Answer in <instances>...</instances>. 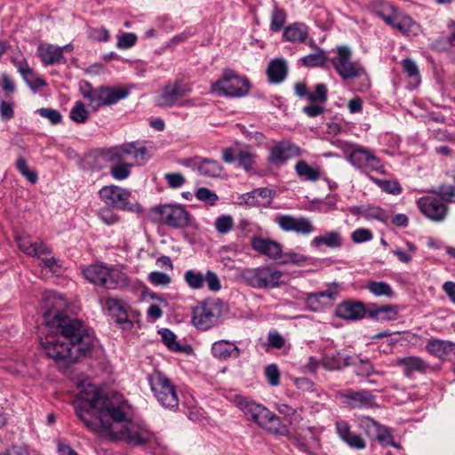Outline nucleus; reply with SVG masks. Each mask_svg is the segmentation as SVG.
Segmentation results:
<instances>
[{
	"instance_id": "nucleus-1",
	"label": "nucleus",
	"mask_w": 455,
	"mask_h": 455,
	"mask_svg": "<svg viewBox=\"0 0 455 455\" xmlns=\"http://www.w3.org/2000/svg\"><path fill=\"white\" fill-rule=\"evenodd\" d=\"M75 409L78 419L93 433L132 446L159 445L147 424L127 420L129 405L117 395H103L95 386L88 385L79 392Z\"/></svg>"
},
{
	"instance_id": "nucleus-2",
	"label": "nucleus",
	"mask_w": 455,
	"mask_h": 455,
	"mask_svg": "<svg viewBox=\"0 0 455 455\" xmlns=\"http://www.w3.org/2000/svg\"><path fill=\"white\" fill-rule=\"evenodd\" d=\"M49 307L44 315L47 335L41 345L48 357L68 364L85 355L93 347V334L80 319Z\"/></svg>"
},
{
	"instance_id": "nucleus-3",
	"label": "nucleus",
	"mask_w": 455,
	"mask_h": 455,
	"mask_svg": "<svg viewBox=\"0 0 455 455\" xmlns=\"http://www.w3.org/2000/svg\"><path fill=\"white\" fill-rule=\"evenodd\" d=\"M235 403L248 418L267 432L275 435L288 436L290 435L288 427L265 406L243 396H236Z\"/></svg>"
},
{
	"instance_id": "nucleus-4",
	"label": "nucleus",
	"mask_w": 455,
	"mask_h": 455,
	"mask_svg": "<svg viewBox=\"0 0 455 455\" xmlns=\"http://www.w3.org/2000/svg\"><path fill=\"white\" fill-rule=\"evenodd\" d=\"M84 277L92 283L106 289H123L129 285L127 275L117 268L91 265L84 269Z\"/></svg>"
},
{
	"instance_id": "nucleus-5",
	"label": "nucleus",
	"mask_w": 455,
	"mask_h": 455,
	"mask_svg": "<svg viewBox=\"0 0 455 455\" xmlns=\"http://www.w3.org/2000/svg\"><path fill=\"white\" fill-rule=\"evenodd\" d=\"M284 272L269 266L244 268L241 278L249 286L259 290H270L279 287L283 282Z\"/></svg>"
},
{
	"instance_id": "nucleus-6",
	"label": "nucleus",
	"mask_w": 455,
	"mask_h": 455,
	"mask_svg": "<svg viewBox=\"0 0 455 455\" xmlns=\"http://www.w3.org/2000/svg\"><path fill=\"white\" fill-rule=\"evenodd\" d=\"M212 92L231 98H240L247 95L251 84L247 77L238 75L230 68L223 70L222 76L212 84Z\"/></svg>"
},
{
	"instance_id": "nucleus-7",
	"label": "nucleus",
	"mask_w": 455,
	"mask_h": 455,
	"mask_svg": "<svg viewBox=\"0 0 455 455\" xmlns=\"http://www.w3.org/2000/svg\"><path fill=\"white\" fill-rule=\"evenodd\" d=\"M224 310L220 299H205L193 308L192 323L198 330L207 331L220 323Z\"/></svg>"
},
{
	"instance_id": "nucleus-8",
	"label": "nucleus",
	"mask_w": 455,
	"mask_h": 455,
	"mask_svg": "<svg viewBox=\"0 0 455 455\" xmlns=\"http://www.w3.org/2000/svg\"><path fill=\"white\" fill-rule=\"evenodd\" d=\"M151 391L157 402L164 408L175 410L179 406V396L176 386L160 371L148 376Z\"/></svg>"
},
{
	"instance_id": "nucleus-9",
	"label": "nucleus",
	"mask_w": 455,
	"mask_h": 455,
	"mask_svg": "<svg viewBox=\"0 0 455 455\" xmlns=\"http://www.w3.org/2000/svg\"><path fill=\"white\" fill-rule=\"evenodd\" d=\"M331 63L343 80L355 79L367 75L362 63L352 60V51L346 45L336 48V55L331 59Z\"/></svg>"
},
{
	"instance_id": "nucleus-10",
	"label": "nucleus",
	"mask_w": 455,
	"mask_h": 455,
	"mask_svg": "<svg viewBox=\"0 0 455 455\" xmlns=\"http://www.w3.org/2000/svg\"><path fill=\"white\" fill-rule=\"evenodd\" d=\"M152 214L154 220L173 228H184L193 226L194 219L183 206L179 204L156 206L153 209Z\"/></svg>"
},
{
	"instance_id": "nucleus-11",
	"label": "nucleus",
	"mask_w": 455,
	"mask_h": 455,
	"mask_svg": "<svg viewBox=\"0 0 455 455\" xmlns=\"http://www.w3.org/2000/svg\"><path fill=\"white\" fill-rule=\"evenodd\" d=\"M378 15L390 27L397 29L404 36H416L419 32V25L409 15L398 11L391 4H386Z\"/></svg>"
},
{
	"instance_id": "nucleus-12",
	"label": "nucleus",
	"mask_w": 455,
	"mask_h": 455,
	"mask_svg": "<svg viewBox=\"0 0 455 455\" xmlns=\"http://www.w3.org/2000/svg\"><path fill=\"white\" fill-rule=\"evenodd\" d=\"M109 156L110 161H123L132 165H143L149 158L147 148L137 141L110 148Z\"/></svg>"
},
{
	"instance_id": "nucleus-13",
	"label": "nucleus",
	"mask_w": 455,
	"mask_h": 455,
	"mask_svg": "<svg viewBox=\"0 0 455 455\" xmlns=\"http://www.w3.org/2000/svg\"><path fill=\"white\" fill-rule=\"evenodd\" d=\"M192 92V87L182 80L176 79L167 83L156 97V105L160 108L178 106L180 100Z\"/></svg>"
},
{
	"instance_id": "nucleus-14",
	"label": "nucleus",
	"mask_w": 455,
	"mask_h": 455,
	"mask_svg": "<svg viewBox=\"0 0 455 455\" xmlns=\"http://www.w3.org/2000/svg\"><path fill=\"white\" fill-rule=\"evenodd\" d=\"M128 95L129 91L123 87L100 86L94 88L86 100H89L92 110L98 111L102 106L115 104Z\"/></svg>"
},
{
	"instance_id": "nucleus-15",
	"label": "nucleus",
	"mask_w": 455,
	"mask_h": 455,
	"mask_svg": "<svg viewBox=\"0 0 455 455\" xmlns=\"http://www.w3.org/2000/svg\"><path fill=\"white\" fill-rule=\"evenodd\" d=\"M301 155V148L291 140H275L269 148L267 162L274 166H282L287 161L299 157Z\"/></svg>"
},
{
	"instance_id": "nucleus-16",
	"label": "nucleus",
	"mask_w": 455,
	"mask_h": 455,
	"mask_svg": "<svg viewBox=\"0 0 455 455\" xmlns=\"http://www.w3.org/2000/svg\"><path fill=\"white\" fill-rule=\"evenodd\" d=\"M184 281L192 290L202 289L204 283L211 291L216 292L221 289V283L218 275L212 270H207L204 275L198 270L188 269L184 273Z\"/></svg>"
},
{
	"instance_id": "nucleus-17",
	"label": "nucleus",
	"mask_w": 455,
	"mask_h": 455,
	"mask_svg": "<svg viewBox=\"0 0 455 455\" xmlns=\"http://www.w3.org/2000/svg\"><path fill=\"white\" fill-rule=\"evenodd\" d=\"M100 199L106 205L124 211H133L129 204L130 191L117 186H105L99 192Z\"/></svg>"
},
{
	"instance_id": "nucleus-18",
	"label": "nucleus",
	"mask_w": 455,
	"mask_h": 455,
	"mask_svg": "<svg viewBox=\"0 0 455 455\" xmlns=\"http://www.w3.org/2000/svg\"><path fill=\"white\" fill-rule=\"evenodd\" d=\"M275 223L283 231L294 232L303 235H307L315 230L312 221L303 216L295 217L289 214H277L275 217Z\"/></svg>"
},
{
	"instance_id": "nucleus-19",
	"label": "nucleus",
	"mask_w": 455,
	"mask_h": 455,
	"mask_svg": "<svg viewBox=\"0 0 455 455\" xmlns=\"http://www.w3.org/2000/svg\"><path fill=\"white\" fill-rule=\"evenodd\" d=\"M339 395L342 402L352 409H368L376 404V397L366 389H345L340 391Z\"/></svg>"
},
{
	"instance_id": "nucleus-20",
	"label": "nucleus",
	"mask_w": 455,
	"mask_h": 455,
	"mask_svg": "<svg viewBox=\"0 0 455 455\" xmlns=\"http://www.w3.org/2000/svg\"><path fill=\"white\" fill-rule=\"evenodd\" d=\"M420 212L435 222L444 220L448 213V206L440 197L424 196L418 203Z\"/></svg>"
},
{
	"instance_id": "nucleus-21",
	"label": "nucleus",
	"mask_w": 455,
	"mask_h": 455,
	"mask_svg": "<svg viewBox=\"0 0 455 455\" xmlns=\"http://www.w3.org/2000/svg\"><path fill=\"white\" fill-rule=\"evenodd\" d=\"M348 160L352 165L360 170H371L382 172L380 160L371 151L364 148L353 150Z\"/></svg>"
},
{
	"instance_id": "nucleus-22",
	"label": "nucleus",
	"mask_w": 455,
	"mask_h": 455,
	"mask_svg": "<svg viewBox=\"0 0 455 455\" xmlns=\"http://www.w3.org/2000/svg\"><path fill=\"white\" fill-rule=\"evenodd\" d=\"M250 245L258 253L265 255L273 260L281 259L283 256L282 245L269 238L253 235L250 238Z\"/></svg>"
},
{
	"instance_id": "nucleus-23",
	"label": "nucleus",
	"mask_w": 455,
	"mask_h": 455,
	"mask_svg": "<svg viewBox=\"0 0 455 455\" xmlns=\"http://www.w3.org/2000/svg\"><path fill=\"white\" fill-rule=\"evenodd\" d=\"M368 315V307L362 301L346 300L336 307V315L345 320H361Z\"/></svg>"
},
{
	"instance_id": "nucleus-24",
	"label": "nucleus",
	"mask_w": 455,
	"mask_h": 455,
	"mask_svg": "<svg viewBox=\"0 0 455 455\" xmlns=\"http://www.w3.org/2000/svg\"><path fill=\"white\" fill-rule=\"evenodd\" d=\"M335 428L339 438L346 443L350 448L355 450H363L366 447L364 439L357 434L351 431L349 424L343 420H337Z\"/></svg>"
},
{
	"instance_id": "nucleus-25",
	"label": "nucleus",
	"mask_w": 455,
	"mask_h": 455,
	"mask_svg": "<svg viewBox=\"0 0 455 455\" xmlns=\"http://www.w3.org/2000/svg\"><path fill=\"white\" fill-rule=\"evenodd\" d=\"M426 350L430 355L444 360L452 355H455V343L444 339H430L426 345Z\"/></svg>"
},
{
	"instance_id": "nucleus-26",
	"label": "nucleus",
	"mask_w": 455,
	"mask_h": 455,
	"mask_svg": "<svg viewBox=\"0 0 455 455\" xmlns=\"http://www.w3.org/2000/svg\"><path fill=\"white\" fill-rule=\"evenodd\" d=\"M102 307L108 315L118 323L129 322L127 306L115 298H107L102 302Z\"/></svg>"
},
{
	"instance_id": "nucleus-27",
	"label": "nucleus",
	"mask_w": 455,
	"mask_h": 455,
	"mask_svg": "<svg viewBox=\"0 0 455 455\" xmlns=\"http://www.w3.org/2000/svg\"><path fill=\"white\" fill-rule=\"evenodd\" d=\"M212 354L215 358L226 361L229 358H239L241 350L235 343L221 339L212 344Z\"/></svg>"
},
{
	"instance_id": "nucleus-28",
	"label": "nucleus",
	"mask_w": 455,
	"mask_h": 455,
	"mask_svg": "<svg viewBox=\"0 0 455 455\" xmlns=\"http://www.w3.org/2000/svg\"><path fill=\"white\" fill-rule=\"evenodd\" d=\"M394 365L403 367L406 376L412 372L426 373L429 368V365L419 356L397 357Z\"/></svg>"
},
{
	"instance_id": "nucleus-29",
	"label": "nucleus",
	"mask_w": 455,
	"mask_h": 455,
	"mask_svg": "<svg viewBox=\"0 0 455 455\" xmlns=\"http://www.w3.org/2000/svg\"><path fill=\"white\" fill-rule=\"evenodd\" d=\"M19 248L26 254L33 257H40L43 254L51 252V248L43 242H34L29 236H23L18 239Z\"/></svg>"
},
{
	"instance_id": "nucleus-30",
	"label": "nucleus",
	"mask_w": 455,
	"mask_h": 455,
	"mask_svg": "<svg viewBox=\"0 0 455 455\" xmlns=\"http://www.w3.org/2000/svg\"><path fill=\"white\" fill-rule=\"evenodd\" d=\"M198 172L205 177H220L224 168L220 162L211 158L196 157Z\"/></svg>"
},
{
	"instance_id": "nucleus-31",
	"label": "nucleus",
	"mask_w": 455,
	"mask_h": 455,
	"mask_svg": "<svg viewBox=\"0 0 455 455\" xmlns=\"http://www.w3.org/2000/svg\"><path fill=\"white\" fill-rule=\"evenodd\" d=\"M368 315L378 321L395 320L398 315V310L394 305L378 306L376 304H369Z\"/></svg>"
},
{
	"instance_id": "nucleus-32",
	"label": "nucleus",
	"mask_w": 455,
	"mask_h": 455,
	"mask_svg": "<svg viewBox=\"0 0 455 455\" xmlns=\"http://www.w3.org/2000/svg\"><path fill=\"white\" fill-rule=\"evenodd\" d=\"M283 36L291 43H303L308 36V28L304 23L294 22L284 28Z\"/></svg>"
},
{
	"instance_id": "nucleus-33",
	"label": "nucleus",
	"mask_w": 455,
	"mask_h": 455,
	"mask_svg": "<svg viewBox=\"0 0 455 455\" xmlns=\"http://www.w3.org/2000/svg\"><path fill=\"white\" fill-rule=\"evenodd\" d=\"M37 52L42 61L46 65L58 63L64 59L63 48H60V46L52 44H40Z\"/></svg>"
},
{
	"instance_id": "nucleus-34",
	"label": "nucleus",
	"mask_w": 455,
	"mask_h": 455,
	"mask_svg": "<svg viewBox=\"0 0 455 455\" xmlns=\"http://www.w3.org/2000/svg\"><path fill=\"white\" fill-rule=\"evenodd\" d=\"M362 424L366 427H373L376 431V439L384 445H395V442L393 440V436L391 435L390 430L381 426L376 420L370 417H365L362 419Z\"/></svg>"
},
{
	"instance_id": "nucleus-35",
	"label": "nucleus",
	"mask_w": 455,
	"mask_h": 455,
	"mask_svg": "<svg viewBox=\"0 0 455 455\" xmlns=\"http://www.w3.org/2000/svg\"><path fill=\"white\" fill-rule=\"evenodd\" d=\"M287 71L286 61L282 59H275L269 63L267 73L271 83L279 84L286 77Z\"/></svg>"
},
{
	"instance_id": "nucleus-36",
	"label": "nucleus",
	"mask_w": 455,
	"mask_h": 455,
	"mask_svg": "<svg viewBox=\"0 0 455 455\" xmlns=\"http://www.w3.org/2000/svg\"><path fill=\"white\" fill-rule=\"evenodd\" d=\"M294 169L298 177L305 181L315 182L321 178L320 168L309 165L305 160L298 161Z\"/></svg>"
},
{
	"instance_id": "nucleus-37",
	"label": "nucleus",
	"mask_w": 455,
	"mask_h": 455,
	"mask_svg": "<svg viewBox=\"0 0 455 455\" xmlns=\"http://www.w3.org/2000/svg\"><path fill=\"white\" fill-rule=\"evenodd\" d=\"M321 244H324L329 248L336 249L342 245V236L337 230L331 231L323 235L315 236L311 241V245L318 247Z\"/></svg>"
},
{
	"instance_id": "nucleus-38",
	"label": "nucleus",
	"mask_w": 455,
	"mask_h": 455,
	"mask_svg": "<svg viewBox=\"0 0 455 455\" xmlns=\"http://www.w3.org/2000/svg\"><path fill=\"white\" fill-rule=\"evenodd\" d=\"M108 161H110L109 148L105 151L91 152L84 159L85 164L92 170L103 169Z\"/></svg>"
},
{
	"instance_id": "nucleus-39",
	"label": "nucleus",
	"mask_w": 455,
	"mask_h": 455,
	"mask_svg": "<svg viewBox=\"0 0 455 455\" xmlns=\"http://www.w3.org/2000/svg\"><path fill=\"white\" fill-rule=\"evenodd\" d=\"M321 364L328 371H339L342 369L341 355L338 350H324L321 359Z\"/></svg>"
},
{
	"instance_id": "nucleus-40",
	"label": "nucleus",
	"mask_w": 455,
	"mask_h": 455,
	"mask_svg": "<svg viewBox=\"0 0 455 455\" xmlns=\"http://www.w3.org/2000/svg\"><path fill=\"white\" fill-rule=\"evenodd\" d=\"M355 368V373L359 377L369 378L374 374L379 376L385 375V371L376 370L372 363L368 358L362 357V355L359 357L357 365Z\"/></svg>"
},
{
	"instance_id": "nucleus-41",
	"label": "nucleus",
	"mask_w": 455,
	"mask_h": 455,
	"mask_svg": "<svg viewBox=\"0 0 455 455\" xmlns=\"http://www.w3.org/2000/svg\"><path fill=\"white\" fill-rule=\"evenodd\" d=\"M366 289L376 297L392 298L395 294L391 285L383 281H369Z\"/></svg>"
},
{
	"instance_id": "nucleus-42",
	"label": "nucleus",
	"mask_w": 455,
	"mask_h": 455,
	"mask_svg": "<svg viewBox=\"0 0 455 455\" xmlns=\"http://www.w3.org/2000/svg\"><path fill=\"white\" fill-rule=\"evenodd\" d=\"M362 215L366 220H376L383 223H387L389 220V215L387 211L379 206H367L363 210Z\"/></svg>"
},
{
	"instance_id": "nucleus-43",
	"label": "nucleus",
	"mask_w": 455,
	"mask_h": 455,
	"mask_svg": "<svg viewBox=\"0 0 455 455\" xmlns=\"http://www.w3.org/2000/svg\"><path fill=\"white\" fill-rule=\"evenodd\" d=\"M371 180L383 191L391 195H399L402 192V187L395 180H380L370 176Z\"/></svg>"
},
{
	"instance_id": "nucleus-44",
	"label": "nucleus",
	"mask_w": 455,
	"mask_h": 455,
	"mask_svg": "<svg viewBox=\"0 0 455 455\" xmlns=\"http://www.w3.org/2000/svg\"><path fill=\"white\" fill-rule=\"evenodd\" d=\"M89 116V111L86 109L84 104L78 100L75 102V105L69 112V118L77 124H84L87 121Z\"/></svg>"
},
{
	"instance_id": "nucleus-45",
	"label": "nucleus",
	"mask_w": 455,
	"mask_h": 455,
	"mask_svg": "<svg viewBox=\"0 0 455 455\" xmlns=\"http://www.w3.org/2000/svg\"><path fill=\"white\" fill-rule=\"evenodd\" d=\"M271 190L268 188H257L244 195V202L249 206H258L259 202V197L267 199L270 197Z\"/></svg>"
},
{
	"instance_id": "nucleus-46",
	"label": "nucleus",
	"mask_w": 455,
	"mask_h": 455,
	"mask_svg": "<svg viewBox=\"0 0 455 455\" xmlns=\"http://www.w3.org/2000/svg\"><path fill=\"white\" fill-rule=\"evenodd\" d=\"M286 20L285 12L275 4L271 13L270 30L278 32L281 30Z\"/></svg>"
},
{
	"instance_id": "nucleus-47",
	"label": "nucleus",
	"mask_w": 455,
	"mask_h": 455,
	"mask_svg": "<svg viewBox=\"0 0 455 455\" xmlns=\"http://www.w3.org/2000/svg\"><path fill=\"white\" fill-rule=\"evenodd\" d=\"M25 83L29 86L30 89L36 91V89L45 86L46 82L41 77H36L34 70L29 67L21 74Z\"/></svg>"
},
{
	"instance_id": "nucleus-48",
	"label": "nucleus",
	"mask_w": 455,
	"mask_h": 455,
	"mask_svg": "<svg viewBox=\"0 0 455 455\" xmlns=\"http://www.w3.org/2000/svg\"><path fill=\"white\" fill-rule=\"evenodd\" d=\"M257 156L248 150H241L236 155L238 165L246 172L251 171L256 162Z\"/></svg>"
},
{
	"instance_id": "nucleus-49",
	"label": "nucleus",
	"mask_w": 455,
	"mask_h": 455,
	"mask_svg": "<svg viewBox=\"0 0 455 455\" xmlns=\"http://www.w3.org/2000/svg\"><path fill=\"white\" fill-rule=\"evenodd\" d=\"M16 169L18 172L24 176L29 182L35 184L38 180V175L36 172L28 169L26 159L22 156L19 157L16 161Z\"/></svg>"
},
{
	"instance_id": "nucleus-50",
	"label": "nucleus",
	"mask_w": 455,
	"mask_h": 455,
	"mask_svg": "<svg viewBox=\"0 0 455 455\" xmlns=\"http://www.w3.org/2000/svg\"><path fill=\"white\" fill-rule=\"evenodd\" d=\"M116 164L110 169L111 175L118 180H123L129 177L131 171L130 168L133 166L129 163L123 161H115Z\"/></svg>"
},
{
	"instance_id": "nucleus-51",
	"label": "nucleus",
	"mask_w": 455,
	"mask_h": 455,
	"mask_svg": "<svg viewBox=\"0 0 455 455\" xmlns=\"http://www.w3.org/2000/svg\"><path fill=\"white\" fill-rule=\"evenodd\" d=\"M300 61L306 67H322L326 61V57L324 52L320 50L318 52L302 57Z\"/></svg>"
},
{
	"instance_id": "nucleus-52",
	"label": "nucleus",
	"mask_w": 455,
	"mask_h": 455,
	"mask_svg": "<svg viewBox=\"0 0 455 455\" xmlns=\"http://www.w3.org/2000/svg\"><path fill=\"white\" fill-rule=\"evenodd\" d=\"M164 345L172 351H180L181 347L176 341V335L169 329L164 328L159 331Z\"/></svg>"
},
{
	"instance_id": "nucleus-53",
	"label": "nucleus",
	"mask_w": 455,
	"mask_h": 455,
	"mask_svg": "<svg viewBox=\"0 0 455 455\" xmlns=\"http://www.w3.org/2000/svg\"><path fill=\"white\" fill-rule=\"evenodd\" d=\"M306 308L311 312H320L324 308V303L316 293H307L305 299Z\"/></svg>"
},
{
	"instance_id": "nucleus-54",
	"label": "nucleus",
	"mask_w": 455,
	"mask_h": 455,
	"mask_svg": "<svg viewBox=\"0 0 455 455\" xmlns=\"http://www.w3.org/2000/svg\"><path fill=\"white\" fill-rule=\"evenodd\" d=\"M37 113L44 118L49 120L52 125H56L61 123L62 115L57 109L50 108H42L37 110Z\"/></svg>"
},
{
	"instance_id": "nucleus-55",
	"label": "nucleus",
	"mask_w": 455,
	"mask_h": 455,
	"mask_svg": "<svg viewBox=\"0 0 455 455\" xmlns=\"http://www.w3.org/2000/svg\"><path fill=\"white\" fill-rule=\"evenodd\" d=\"M328 99V90L324 84H317L314 92H309L308 100L312 103H325Z\"/></svg>"
},
{
	"instance_id": "nucleus-56",
	"label": "nucleus",
	"mask_w": 455,
	"mask_h": 455,
	"mask_svg": "<svg viewBox=\"0 0 455 455\" xmlns=\"http://www.w3.org/2000/svg\"><path fill=\"white\" fill-rule=\"evenodd\" d=\"M214 226L219 233L227 234L234 227L233 218L229 215H222L216 219Z\"/></svg>"
},
{
	"instance_id": "nucleus-57",
	"label": "nucleus",
	"mask_w": 455,
	"mask_h": 455,
	"mask_svg": "<svg viewBox=\"0 0 455 455\" xmlns=\"http://www.w3.org/2000/svg\"><path fill=\"white\" fill-rule=\"evenodd\" d=\"M196 196L198 200L208 204L209 205H214L219 199L217 194L207 188H200L196 193Z\"/></svg>"
},
{
	"instance_id": "nucleus-58",
	"label": "nucleus",
	"mask_w": 455,
	"mask_h": 455,
	"mask_svg": "<svg viewBox=\"0 0 455 455\" xmlns=\"http://www.w3.org/2000/svg\"><path fill=\"white\" fill-rule=\"evenodd\" d=\"M138 37L134 33H124L117 37L116 47L125 50L132 48L137 43Z\"/></svg>"
},
{
	"instance_id": "nucleus-59",
	"label": "nucleus",
	"mask_w": 455,
	"mask_h": 455,
	"mask_svg": "<svg viewBox=\"0 0 455 455\" xmlns=\"http://www.w3.org/2000/svg\"><path fill=\"white\" fill-rule=\"evenodd\" d=\"M402 67L403 69V72L412 79H415L416 81L419 80V68L414 60L411 59H404L402 61Z\"/></svg>"
},
{
	"instance_id": "nucleus-60",
	"label": "nucleus",
	"mask_w": 455,
	"mask_h": 455,
	"mask_svg": "<svg viewBox=\"0 0 455 455\" xmlns=\"http://www.w3.org/2000/svg\"><path fill=\"white\" fill-rule=\"evenodd\" d=\"M281 264L286 265L289 263L301 264L305 262L306 257L300 253L294 251L283 252L281 259H278Z\"/></svg>"
},
{
	"instance_id": "nucleus-61",
	"label": "nucleus",
	"mask_w": 455,
	"mask_h": 455,
	"mask_svg": "<svg viewBox=\"0 0 455 455\" xmlns=\"http://www.w3.org/2000/svg\"><path fill=\"white\" fill-rule=\"evenodd\" d=\"M265 375L268 383L273 386H278L280 383V371L276 364H269L265 369Z\"/></svg>"
},
{
	"instance_id": "nucleus-62",
	"label": "nucleus",
	"mask_w": 455,
	"mask_h": 455,
	"mask_svg": "<svg viewBox=\"0 0 455 455\" xmlns=\"http://www.w3.org/2000/svg\"><path fill=\"white\" fill-rule=\"evenodd\" d=\"M148 280L151 283L155 285L165 286L171 283L172 279L169 275L164 272L154 271L149 274Z\"/></svg>"
},
{
	"instance_id": "nucleus-63",
	"label": "nucleus",
	"mask_w": 455,
	"mask_h": 455,
	"mask_svg": "<svg viewBox=\"0 0 455 455\" xmlns=\"http://www.w3.org/2000/svg\"><path fill=\"white\" fill-rule=\"evenodd\" d=\"M373 235L370 229L358 228L351 234V239L356 243L371 241Z\"/></svg>"
},
{
	"instance_id": "nucleus-64",
	"label": "nucleus",
	"mask_w": 455,
	"mask_h": 455,
	"mask_svg": "<svg viewBox=\"0 0 455 455\" xmlns=\"http://www.w3.org/2000/svg\"><path fill=\"white\" fill-rule=\"evenodd\" d=\"M164 179L168 186L172 188H179L185 183V178L180 172L166 173Z\"/></svg>"
}]
</instances>
